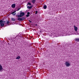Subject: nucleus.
<instances>
[{"label": "nucleus", "instance_id": "nucleus-11", "mask_svg": "<svg viewBox=\"0 0 79 79\" xmlns=\"http://www.w3.org/2000/svg\"><path fill=\"white\" fill-rule=\"evenodd\" d=\"M19 58H20V56H18L16 58V59H17V60H19Z\"/></svg>", "mask_w": 79, "mask_h": 79}, {"label": "nucleus", "instance_id": "nucleus-14", "mask_svg": "<svg viewBox=\"0 0 79 79\" xmlns=\"http://www.w3.org/2000/svg\"><path fill=\"white\" fill-rule=\"evenodd\" d=\"M11 20L13 21H15V19L14 18H11Z\"/></svg>", "mask_w": 79, "mask_h": 79}, {"label": "nucleus", "instance_id": "nucleus-9", "mask_svg": "<svg viewBox=\"0 0 79 79\" xmlns=\"http://www.w3.org/2000/svg\"><path fill=\"white\" fill-rule=\"evenodd\" d=\"M75 41H77V42H79V38H76Z\"/></svg>", "mask_w": 79, "mask_h": 79}, {"label": "nucleus", "instance_id": "nucleus-6", "mask_svg": "<svg viewBox=\"0 0 79 79\" xmlns=\"http://www.w3.org/2000/svg\"><path fill=\"white\" fill-rule=\"evenodd\" d=\"M74 30L75 31H77V27H76L75 25L74 26Z\"/></svg>", "mask_w": 79, "mask_h": 79}, {"label": "nucleus", "instance_id": "nucleus-13", "mask_svg": "<svg viewBox=\"0 0 79 79\" xmlns=\"http://www.w3.org/2000/svg\"><path fill=\"white\" fill-rule=\"evenodd\" d=\"M44 9H46L47 8V6L44 5Z\"/></svg>", "mask_w": 79, "mask_h": 79}, {"label": "nucleus", "instance_id": "nucleus-18", "mask_svg": "<svg viewBox=\"0 0 79 79\" xmlns=\"http://www.w3.org/2000/svg\"><path fill=\"white\" fill-rule=\"evenodd\" d=\"M2 23H3V24H4V23H6V22L5 21H3V20H2Z\"/></svg>", "mask_w": 79, "mask_h": 79}, {"label": "nucleus", "instance_id": "nucleus-17", "mask_svg": "<svg viewBox=\"0 0 79 79\" xmlns=\"http://www.w3.org/2000/svg\"><path fill=\"white\" fill-rule=\"evenodd\" d=\"M2 22H3L2 21V20H0V24L1 23H2Z\"/></svg>", "mask_w": 79, "mask_h": 79}, {"label": "nucleus", "instance_id": "nucleus-7", "mask_svg": "<svg viewBox=\"0 0 79 79\" xmlns=\"http://www.w3.org/2000/svg\"><path fill=\"white\" fill-rule=\"evenodd\" d=\"M2 70H3V67L0 64V71H2Z\"/></svg>", "mask_w": 79, "mask_h": 79}, {"label": "nucleus", "instance_id": "nucleus-4", "mask_svg": "<svg viewBox=\"0 0 79 79\" xmlns=\"http://www.w3.org/2000/svg\"><path fill=\"white\" fill-rule=\"evenodd\" d=\"M12 7L13 8H15V6H16V4H13L11 5Z\"/></svg>", "mask_w": 79, "mask_h": 79}, {"label": "nucleus", "instance_id": "nucleus-24", "mask_svg": "<svg viewBox=\"0 0 79 79\" xmlns=\"http://www.w3.org/2000/svg\"><path fill=\"white\" fill-rule=\"evenodd\" d=\"M8 45H10V44L9 43H8Z\"/></svg>", "mask_w": 79, "mask_h": 79}, {"label": "nucleus", "instance_id": "nucleus-23", "mask_svg": "<svg viewBox=\"0 0 79 79\" xmlns=\"http://www.w3.org/2000/svg\"><path fill=\"white\" fill-rule=\"evenodd\" d=\"M20 12V13H22L21 12H22V11H21Z\"/></svg>", "mask_w": 79, "mask_h": 79}, {"label": "nucleus", "instance_id": "nucleus-12", "mask_svg": "<svg viewBox=\"0 0 79 79\" xmlns=\"http://www.w3.org/2000/svg\"><path fill=\"white\" fill-rule=\"evenodd\" d=\"M32 2L33 3H34L35 2V0H32Z\"/></svg>", "mask_w": 79, "mask_h": 79}, {"label": "nucleus", "instance_id": "nucleus-8", "mask_svg": "<svg viewBox=\"0 0 79 79\" xmlns=\"http://www.w3.org/2000/svg\"><path fill=\"white\" fill-rule=\"evenodd\" d=\"M30 14V13L29 12H28L27 13V15H26L27 17H29V15Z\"/></svg>", "mask_w": 79, "mask_h": 79}, {"label": "nucleus", "instance_id": "nucleus-20", "mask_svg": "<svg viewBox=\"0 0 79 79\" xmlns=\"http://www.w3.org/2000/svg\"><path fill=\"white\" fill-rule=\"evenodd\" d=\"M37 13H38L37 11H35V14L36 15H37Z\"/></svg>", "mask_w": 79, "mask_h": 79}, {"label": "nucleus", "instance_id": "nucleus-25", "mask_svg": "<svg viewBox=\"0 0 79 79\" xmlns=\"http://www.w3.org/2000/svg\"><path fill=\"white\" fill-rule=\"evenodd\" d=\"M35 26H37V24H36V25H35Z\"/></svg>", "mask_w": 79, "mask_h": 79}, {"label": "nucleus", "instance_id": "nucleus-15", "mask_svg": "<svg viewBox=\"0 0 79 79\" xmlns=\"http://www.w3.org/2000/svg\"><path fill=\"white\" fill-rule=\"evenodd\" d=\"M4 25H5V24L4 23H1V26L3 27V26H4Z\"/></svg>", "mask_w": 79, "mask_h": 79}, {"label": "nucleus", "instance_id": "nucleus-16", "mask_svg": "<svg viewBox=\"0 0 79 79\" xmlns=\"http://www.w3.org/2000/svg\"><path fill=\"white\" fill-rule=\"evenodd\" d=\"M27 5H29V6L31 5V4L29 2H28L27 4Z\"/></svg>", "mask_w": 79, "mask_h": 79}, {"label": "nucleus", "instance_id": "nucleus-10", "mask_svg": "<svg viewBox=\"0 0 79 79\" xmlns=\"http://www.w3.org/2000/svg\"><path fill=\"white\" fill-rule=\"evenodd\" d=\"M27 8H28V9H31L32 8V6H27Z\"/></svg>", "mask_w": 79, "mask_h": 79}, {"label": "nucleus", "instance_id": "nucleus-22", "mask_svg": "<svg viewBox=\"0 0 79 79\" xmlns=\"http://www.w3.org/2000/svg\"><path fill=\"white\" fill-rule=\"evenodd\" d=\"M29 21L30 23H32V22H31V21L29 20Z\"/></svg>", "mask_w": 79, "mask_h": 79}, {"label": "nucleus", "instance_id": "nucleus-1", "mask_svg": "<svg viewBox=\"0 0 79 79\" xmlns=\"http://www.w3.org/2000/svg\"><path fill=\"white\" fill-rule=\"evenodd\" d=\"M20 15H16V16H17L18 18H21L23 17L25 15V14L24 12H21L20 13Z\"/></svg>", "mask_w": 79, "mask_h": 79}, {"label": "nucleus", "instance_id": "nucleus-19", "mask_svg": "<svg viewBox=\"0 0 79 79\" xmlns=\"http://www.w3.org/2000/svg\"><path fill=\"white\" fill-rule=\"evenodd\" d=\"M6 23H7V24H9V23H10V22H9V21H7L6 22Z\"/></svg>", "mask_w": 79, "mask_h": 79}, {"label": "nucleus", "instance_id": "nucleus-3", "mask_svg": "<svg viewBox=\"0 0 79 79\" xmlns=\"http://www.w3.org/2000/svg\"><path fill=\"white\" fill-rule=\"evenodd\" d=\"M65 64L67 67H68L69 66H70V64L68 63V62H66L65 63Z\"/></svg>", "mask_w": 79, "mask_h": 79}, {"label": "nucleus", "instance_id": "nucleus-21", "mask_svg": "<svg viewBox=\"0 0 79 79\" xmlns=\"http://www.w3.org/2000/svg\"><path fill=\"white\" fill-rule=\"evenodd\" d=\"M21 8H19V9H17V11H19V10H20Z\"/></svg>", "mask_w": 79, "mask_h": 79}, {"label": "nucleus", "instance_id": "nucleus-5", "mask_svg": "<svg viewBox=\"0 0 79 79\" xmlns=\"http://www.w3.org/2000/svg\"><path fill=\"white\" fill-rule=\"evenodd\" d=\"M15 12H16V11H14V12H12L11 14L13 15V16H15V15H16V13H15Z\"/></svg>", "mask_w": 79, "mask_h": 79}, {"label": "nucleus", "instance_id": "nucleus-2", "mask_svg": "<svg viewBox=\"0 0 79 79\" xmlns=\"http://www.w3.org/2000/svg\"><path fill=\"white\" fill-rule=\"evenodd\" d=\"M25 19V18L23 17L22 18H18L17 20L18 21H24V19Z\"/></svg>", "mask_w": 79, "mask_h": 79}]
</instances>
